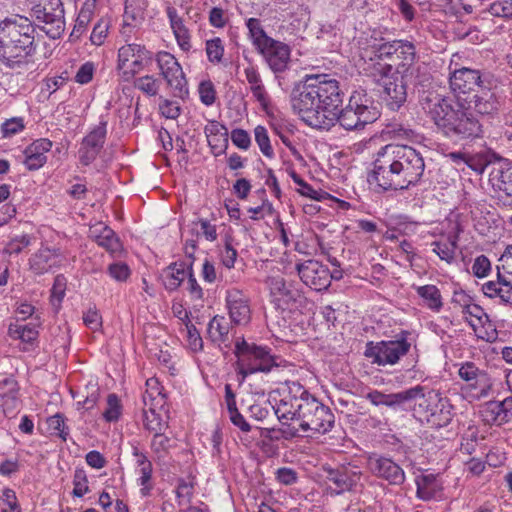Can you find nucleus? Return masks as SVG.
I'll use <instances>...</instances> for the list:
<instances>
[{"instance_id": "56", "label": "nucleus", "mask_w": 512, "mask_h": 512, "mask_svg": "<svg viewBox=\"0 0 512 512\" xmlns=\"http://www.w3.org/2000/svg\"><path fill=\"white\" fill-rule=\"evenodd\" d=\"M161 114L168 119H176L180 115L181 108L175 101L161 99L159 104Z\"/></svg>"}, {"instance_id": "9", "label": "nucleus", "mask_w": 512, "mask_h": 512, "mask_svg": "<svg viewBox=\"0 0 512 512\" xmlns=\"http://www.w3.org/2000/svg\"><path fill=\"white\" fill-rule=\"evenodd\" d=\"M281 391V399L273 407L277 418L283 425H290L292 421L299 423L309 392L295 381L287 382Z\"/></svg>"}, {"instance_id": "53", "label": "nucleus", "mask_w": 512, "mask_h": 512, "mask_svg": "<svg viewBox=\"0 0 512 512\" xmlns=\"http://www.w3.org/2000/svg\"><path fill=\"white\" fill-rule=\"evenodd\" d=\"M147 0H126L125 2V16L132 19L141 17L142 13L147 7Z\"/></svg>"}, {"instance_id": "16", "label": "nucleus", "mask_w": 512, "mask_h": 512, "mask_svg": "<svg viewBox=\"0 0 512 512\" xmlns=\"http://www.w3.org/2000/svg\"><path fill=\"white\" fill-rule=\"evenodd\" d=\"M150 58V52L144 46L136 43L127 44L118 50L117 69L122 72V78L128 81L143 70Z\"/></svg>"}, {"instance_id": "59", "label": "nucleus", "mask_w": 512, "mask_h": 512, "mask_svg": "<svg viewBox=\"0 0 512 512\" xmlns=\"http://www.w3.org/2000/svg\"><path fill=\"white\" fill-rule=\"evenodd\" d=\"M108 273L117 281H125L130 275V269L127 264L123 262H116L109 265Z\"/></svg>"}, {"instance_id": "22", "label": "nucleus", "mask_w": 512, "mask_h": 512, "mask_svg": "<svg viewBox=\"0 0 512 512\" xmlns=\"http://www.w3.org/2000/svg\"><path fill=\"white\" fill-rule=\"evenodd\" d=\"M226 306L231 322L235 325H246L251 319L249 298L238 289H230L226 293Z\"/></svg>"}, {"instance_id": "26", "label": "nucleus", "mask_w": 512, "mask_h": 512, "mask_svg": "<svg viewBox=\"0 0 512 512\" xmlns=\"http://www.w3.org/2000/svg\"><path fill=\"white\" fill-rule=\"evenodd\" d=\"M91 237L97 244L106 249L110 254L115 255L122 250V244L116 233L103 223H98L90 229Z\"/></svg>"}, {"instance_id": "52", "label": "nucleus", "mask_w": 512, "mask_h": 512, "mask_svg": "<svg viewBox=\"0 0 512 512\" xmlns=\"http://www.w3.org/2000/svg\"><path fill=\"white\" fill-rule=\"evenodd\" d=\"M107 409L103 413V417L106 421H116L120 416V403L119 399L115 394H109L107 397Z\"/></svg>"}, {"instance_id": "3", "label": "nucleus", "mask_w": 512, "mask_h": 512, "mask_svg": "<svg viewBox=\"0 0 512 512\" xmlns=\"http://www.w3.org/2000/svg\"><path fill=\"white\" fill-rule=\"evenodd\" d=\"M35 50V27L27 17L13 15L0 22V61L4 65L21 68Z\"/></svg>"}, {"instance_id": "38", "label": "nucleus", "mask_w": 512, "mask_h": 512, "mask_svg": "<svg viewBox=\"0 0 512 512\" xmlns=\"http://www.w3.org/2000/svg\"><path fill=\"white\" fill-rule=\"evenodd\" d=\"M157 408L159 407L151 403V406H145L144 409V426L154 434L163 432L168 427V422L163 420L161 415L156 412Z\"/></svg>"}, {"instance_id": "47", "label": "nucleus", "mask_w": 512, "mask_h": 512, "mask_svg": "<svg viewBox=\"0 0 512 512\" xmlns=\"http://www.w3.org/2000/svg\"><path fill=\"white\" fill-rule=\"evenodd\" d=\"M206 54L212 63H220L224 55V45L220 38L216 37L206 41Z\"/></svg>"}, {"instance_id": "30", "label": "nucleus", "mask_w": 512, "mask_h": 512, "mask_svg": "<svg viewBox=\"0 0 512 512\" xmlns=\"http://www.w3.org/2000/svg\"><path fill=\"white\" fill-rule=\"evenodd\" d=\"M166 11L178 45L183 51H189L191 48L189 30L174 7L169 6Z\"/></svg>"}, {"instance_id": "36", "label": "nucleus", "mask_w": 512, "mask_h": 512, "mask_svg": "<svg viewBox=\"0 0 512 512\" xmlns=\"http://www.w3.org/2000/svg\"><path fill=\"white\" fill-rule=\"evenodd\" d=\"M416 292L431 310L439 312L443 306L440 290L435 285L417 286Z\"/></svg>"}, {"instance_id": "11", "label": "nucleus", "mask_w": 512, "mask_h": 512, "mask_svg": "<svg viewBox=\"0 0 512 512\" xmlns=\"http://www.w3.org/2000/svg\"><path fill=\"white\" fill-rule=\"evenodd\" d=\"M392 149L387 145L374 161V168L368 175V182L375 184L383 191L387 190H403L399 175L397 173V164L392 157Z\"/></svg>"}, {"instance_id": "6", "label": "nucleus", "mask_w": 512, "mask_h": 512, "mask_svg": "<svg viewBox=\"0 0 512 512\" xmlns=\"http://www.w3.org/2000/svg\"><path fill=\"white\" fill-rule=\"evenodd\" d=\"M234 354L237 357V373L241 376L240 383L250 374L268 373L274 366H278L267 347L249 344L244 338L236 341Z\"/></svg>"}, {"instance_id": "42", "label": "nucleus", "mask_w": 512, "mask_h": 512, "mask_svg": "<svg viewBox=\"0 0 512 512\" xmlns=\"http://www.w3.org/2000/svg\"><path fill=\"white\" fill-rule=\"evenodd\" d=\"M9 335L13 338L20 339L25 343H32L38 337L36 325L33 324H11L9 326Z\"/></svg>"}, {"instance_id": "44", "label": "nucleus", "mask_w": 512, "mask_h": 512, "mask_svg": "<svg viewBox=\"0 0 512 512\" xmlns=\"http://www.w3.org/2000/svg\"><path fill=\"white\" fill-rule=\"evenodd\" d=\"M161 81L152 75L141 76L134 81V87L148 96H156Z\"/></svg>"}, {"instance_id": "39", "label": "nucleus", "mask_w": 512, "mask_h": 512, "mask_svg": "<svg viewBox=\"0 0 512 512\" xmlns=\"http://www.w3.org/2000/svg\"><path fill=\"white\" fill-rule=\"evenodd\" d=\"M230 325L223 316H215L208 324V334L213 342H225L228 339Z\"/></svg>"}, {"instance_id": "19", "label": "nucleus", "mask_w": 512, "mask_h": 512, "mask_svg": "<svg viewBox=\"0 0 512 512\" xmlns=\"http://www.w3.org/2000/svg\"><path fill=\"white\" fill-rule=\"evenodd\" d=\"M369 471L378 478H382L391 485H401L405 481L403 469L392 459L376 453L367 456Z\"/></svg>"}, {"instance_id": "40", "label": "nucleus", "mask_w": 512, "mask_h": 512, "mask_svg": "<svg viewBox=\"0 0 512 512\" xmlns=\"http://www.w3.org/2000/svg\"><path fill=\"white\" fill-rule=\"evenodd\" d=\"M147 391L143 395L144 406H151V403L162 409L166 403L165 395L161 392L157 379L150 378L146 382Z\"/></svg>"}, {"instance_id": "35", "label": "nucleus", "mask_w": 512, "mask_h": 512, "mask_svg": "<svg viewBox=\"0 0 512 512\" xmlns=\"http://www.w3.org/2000/svg\"><path fill=\"white\" fill-rule=\"evenodd\" d=\"M270 293L273 297H275L279 301H283L288 303L292 300H295V293L292 291L286 284L283 277L273 276L269 277L266 281Z\"/></svg>"}, {"instance_id": "61", "label": "nucleus", "mask_w": 512, "mask_h": 512, "mask_svg": "<svg viewBox=\"0 0 512 512\" xmlns=\"http://www.w3.org/2000/svg\"><path fill=\"white\" fill-rule=\"evenodd\" d=\"M24 129V123L22 118H11L6 120L2 126L1 130L4 137H9L17 134L18 132Z\"/></svg>"}, {"instance_id": "58", "label": "nucleus", "mask_w": 512, "mask_h": 512, "mask_svg": "<svg viewBox=\"0 0 512 512\" xmlns=\"http://www.w3.org/2000/svg\"><path fill=\"white\" fill-rule=\"evenodd\" d=\"M193 265L192 262L188 263L187 270H188V281H187V289L194 299H202L203 298V290L198 284L194 274H193Z\"/></svg>"}, {"instance_id": "51", "label": "nucleus", "mask_w": 512, "mask_h": 512, "mask_svg": "<svg viewBox=\"0 0 512 512\" xmlns=\"http://www.w3.org/2000/svg\"><path fill=\"white\" fill-rule=\"evenodd\" d=\"M87 482L88 481L85 471L83 469H77L73 478V496L82 497L85 493H87L89 491Z\"/></svg>"}, {"instance_id": "55", "label": "nucleus", "mask_w": 512, "mask_h": 512, "mask_svg": "<svg viewBox=\"0 0 512 512\" xmlns=\"http://www.w3.org/2000/svg\"><path fill=\"white\" fill-rule=\"evenodd\" d=\"M237 255V250L232 246L231 240L227 238L220 255L222 264L228 269L234 267Z\"/></svg>"}, {"instance_id": "34", "label": "nucleus", "mask_w": 512, "mask_h": 512, "mask_svg": "<svg viewBox=\"0 0 512 512\" xmlns=\"http://www.w3.org/2000/svg\"><path fill=\"white\" fill-rule=\"evenodd\" d=\"M409 395H404L403 391L391 394H384L378 390H373L366 395L373 405H385L393 409L403 408V400L407 399Z\"/></svg>"}, {"instance_id": "50", "label": "nucleus", "mask_w": 512, "mask_h": 512, "mask_svg": "<svg viewBox=\"0 0 512 512\" xmlns=\"http://www.w3.org/2000/svg\"><path fill=\"white\" fill-rule=\"evenodd\" d=\"M488 12L494 17H501L504 19H512V6L510 1H495L493 2Z\"/></svg>"}, {"instance_id": "12", "label": "nucleus", "mask_w": 512, "mask_h": 512, "mask_svg": "<svg viewBox=\"0 0 512 512\" xmlns=\"http://www.w3.org/2000/svg\"><path fill=\"white\" fill-rule=\"evenodd\" d=\"M32 16L44 24L42 30L49 38H60L64 32V9L61 0H37L32 7Z\"/></svg>"}, {"instance_id": "27", "label": "nucleus", "mask_w": 512, "mask_h": 512, "mask_svg": "<svg viewBox=\"0 0 512 512\" xmlns=\"http://www.w3.org/2000/svg\"><path fill=\"white\" fill-rule=\"evenodd\" d=\"M459 376L467 382H472L470 386L474 389H479L480 396H486L488 393L489 385L487 384L486 374L478 369L474 363L466 362L459 369Z\"/></svg>"}, {"instance_id": "13", "label": "nucleus", "mask_w": 512, "mask_h": 512, "mask_svg": "<svg viewBox=\"0 0 512 512\" xmlns=\"http://www.w3.org/2000/svg\"><path fill=\"white\" fill-rule=\"evenodd\" d=\"M302 410L299 421V427L302 431L324 434L334 426V414L329 407L319 402L314 396L309 395Z\"/></svg>"}, {"instance_id": "48", "label": "nucleus", "mask_w": 512, "mask_h": 512, "mask_svg": "<svg viewBox=\"0 0 512 512\" xmlns=\"http://www.w3.org/2000/svg\"><path fill=\"white\" fill-rule=\"evenodd\" d=\"M255 141L257 142L261 152L268 158L274 156L273 149L270 145L267 129L263 126H257L254 130Z\"/></svg>"}, {"instance_id": "25", "label": "nucleus", "mask_w": 512, "mask_h": 512, "mask_svg": "<svg viewBox=\"0 0 512 512\" xmlns=\"http://www.w3.org/2000/svg\"><path fill=\"white\" fill-rule=\"evenodd\" d=\"M512 406V397L503 401H489L481 410L483 420L488 424L501 425L509 420V412Z\"/></svg>"}, {"instance_id": "41", "label": "nucleus", "mask_w": 512, "mask_h": 512, "mask_svg": "<svg viewBox=\"0 0 512 512\" xmlns=\"http://www.w3.org/2000/svg\"><path fill=\"white\" fill-rule=\"evenodd\" d=\"M397 47H399L398 40L373 45L371 47L373 54L371 60L378 61L374 66L381 63V61L392 60L395 57L396 51H398Z\"/></svg>"}, {"instance_id": "14", "label": "nucleus", "mask_w": 512, "mask_h": 512, "mask_svg": "<svg viewBox=\"0 0 512 512\" xmlns=\"http://www.w3.org/2000/svg\"><path fill=\"white\" fill-rule=\"evenodd\" d=\"M499 261L497 280L486 282L482 290L490 298L499 297L503 302L512 304V244L507 246Z\"/></svg>"}, {"instance_id": "2", "label": "nucleus", "mask_w": 512, "mask_h": 512, "mask_svg": "<svg viewBox=\"0 0 512 512\" xmlns=\"http://www.w3.org/2000/svg\"><path fill=\"white\" fill-rule=\"evenodd\" d=\"M419 104L432 119L436 127L447 137L456 141L474 139L482 134L479 120L452 99L435 91H423Z\"/></svg>"}, {"instance_id": "31", "label": "nucleus", "mask_w": 512, "mask_h": 512, "mask_svg": "<svg viewBox=\"0 0 512 512\" xmlns=\"http://www.w3.org/2000/svg\"><path fill=\"white\" fill-rule=\"evenodd\" d=\"M489 182L494 190L503 192L512 200V167L493 168L489 175Z\"/></svg>"}, {"instance_id": "18", "label": "nucleus", "mask_w": 512, "mask_h": 512, "mask_svg": "<svg viewBox=\"0 0 512 512\" xmlns=\"http://www.w3.org/2000/svg\"><path fill=\"white\" fill-rule=\"evenodd\" d=\"M301 280L316 291L327 289L331 284L332 275L329 268L317 260H307L296 266Z\"/></svg>"}, {"instance_id": "29", "label": "nucleus", "mask_w": 512, "mask_h": 512, "mask_svg": "<svg viewBox=\"0 0 512 512\" xmlns=\"http://www.w3.org/2000/svg\"><path fill=\"white\" fill-rule=\"evenodd\" d=\"M416 495L423 501L436 498L442 491V485L433 474H422L416 477Z\"/></svg>"}, {"instance_id": "60", "label": "nucleus", "mask_w": 512, "mask_h": 512, "mask_svg": "<svg viewBox=\"0 0 512 512\" xmlns=\"http://www.w3.org/2000/svg\"><path fill=\"white\" fill-rule=\"evenodd\" d=\"M108 28H109V26H108L107 21H104V20L99 21L95 25V27L93 28V31L91 33V36H90L91 42L97 46L103 44V42L108 34Z\"/></svg>"}, {"instance_id": "10", "label": "nucleus", "mask_w": 512, "mask_h": 512, "mask_svg": "<svg viewBox=\"0 0 512 512\" xmlns=\"http://www.w3.org/2000/svg\"><path fill=\"white\" fill-rule=\"evenodd\" d=\"M398 44V51L394 57L398 60L395 72L404 75L407 80L414 81L415 84L426 87L430 84L431 75L427 71L426 65L418 62L414 43L408 40H398Z\"/></svg>"}, {"instance_id": "43", "label": "nucleus", "mask_w": 512, "mask_h": 512, "mask_svg": "<svg viewBox=\"0 0 512 512\" xmlns=\"http://www.w3.org/2000/svg\"><path fill=\"white\" fill-rule=\"evenodd\" d=\"M175 445V441L163 432L153 435L151 442V449L156 454L159 460L165 459L170 449Z\"/></svg>"}, {"instance_id": "64", "label": "nucleus", "mask_w": 512, "mask_h": 512, "mask_svg": "<svg viewBox=\"0 0 512 512\" xmlns=\"http://www.w3.org/2000/svg\"><path fill=\"white\" fill-rule=\"evenodd\" d=\"M490 269H491L490 261L484 255L478 256L475 259L474 264L472 266V272L478 278L485 277L488 274V272L490 271Z\"/></svg>"}, {"instance_id": "23", "label": "nucleus", "mask_w": 512, "mask_h": 512, "mask_svg": "<svg viewBox=\"0 0 512 512\" xmlns=\"http://www.w3.org/2000/svg\"><path fill=\"white\" fill-rule=\"evenodd\" d=\"M490 84L477 90L468 100V107L481 115L493 116L498 113L500 102Z\"/></svg>"}, {"instance_id": "7", "label": "nucleus", "mask_w": 512, "mask_h": 512, "mask_svg": "<svg viewBox=\"0 0 512 512\" xmlns=\"http://www.w3.org/2000/svg\"><path fill=\"white\" fill-rule=\"evenodd\" d=\"M424 387L417 385L403 391L404 395H409L403 400V408L407 405L412 406L413 416L422 423H427L432 427H443L450 422L448 414H444L442 410L437 413L438 406L435 403L437 395L432 391L424 392Z\"/></svg>"}, {"instance_id": "24", "label": "nucleus", "mask_w": 512, "mask_h": 512, "mask_svg": "<svg viewBox=\"0 0 512 512\" xmlns=\"http://www.w3.org/2000/svg\"><path fill=\"white\" fill-rule=\"evenodd\" d=\"M63 258L58 249L40 248L29 259V269L35 275H43L52 268L60 266Z\"/></svg>"}, {"instance_id": "8", "label": "nucleus", "mask_w": 512, "mask_h": 512, "mask_svg": "<svg viewBox=\"0 0 512 512\" xmlns=\"http://www.w3.org/2000/svg\"><path fill=\"white\" fill-rule=\"evenodd\" d=\"M397 164V173L402 189H408L419 182L425 170L422 155L411 146L389 145Z\"/></svg>"}, {"instance_id": "21", "label": "nucleus", "mask_w": 512, "mask_h": 512, "mask_svg": "<svg viewBox=\"0 0 512 512\" xmlns=\"http://www.w3.org/2000/svg\"><path fill=\"white\" fill-rule=\"evenodd\" d=\"M106 133V122H102L84 137L78 152L81 164L87 166L97 158L103 148Z\"/></svg>"}, {"instance_id": "37", "label": "nucleus", "mask_w": 512, "mask_h": 512, "mask_svg": "<svg viewBox=\"0 0 512 512\" xmlns=\"http://www.w3.org/2000/svg\"><path fill=\"white\" fill-rule=\"evenodd\" d=\"M245 24L248 29V36L257 50L273 39L265 32L260 19L248 18Z\"/></svg>"}, {"instance_id": "15", "label": "nucleus", "mask_w": 512, "mask_h": 512, "mask_svg": "<svg viewBox=\"0 0 512 512\" xmlns=\"http://www.w3.org/2000/svg\"><path fill=\"white\" fill-rule=\"evenodd\" d=\"M410 347L411 345L406 339L381 341L376 344L369 342L364 354L378 365H394L409 352Z\"/></svg>"}, {"instance_id": "45", "label": "nucleus", "mask_w": 512, "mask_h": 512, "mask_svg": "<svg viewBox=\"0 0 512 512\" xmlns=\"http://www.w3.org/2000/svg\"><path fill=\"white\" fill-rule=\"evenodd\" d=\"M433 252H435L441 260L451 263L454 260L456 237L446 242L435 241L432 243Z\"/></svg>"}, {"instance_id": "46", "label": "nucleus", "mask_w": 512, "mask_h": 512, "mask_svg": "<svg viewBox=\"0 0 512 512\" xmlns=\"http://www.w3.org/2000/svg\"><path fill=\"white\" fill-rule=\"evenodd\" d=\"M31 239V236L28 234H23L11 238L2 250V254L8 256H11L13 254H20L24 248L28 247L31 244Z\"/></svg>"}, {"instance_id": "32", "label": "nucleus", "mask_w": 512, "mask_h": 512, "mask_svg": "<svg viewBox=\"0 0 512 512\" xmlns=\"http://www.w3.org/2000/svg\"><path fill=\"white\" fill-rule=\"evenodd\" d=\"M187 266L184 262H174L164 270L162 278L166 289L174 291L181 285L188 275Z\"/></svg>"}, {"instance_id": "63", "label": "nucleus", "mask_w": 512, "mask_h": 512, "mask_svg": "<svg viewBox=\"0 0 512 512\" xmlns=\"http://www.w3.org/2000/svg\"><path fill=\"white\" fill-rule=\"evenodd\" d=\"M199 95L203 104L210 106L215 102V89L210 81L201 82Z\"/></svg>"}, {"instance_id": "54", "label": "nucleus", "mask_w": 512, "mask_h": 512, "mask_svg": "<svg viewBox=\"0 0 512 512\" xmlns=\"http://www.w3.org/2000/svg\"><path fill=\"white\" fill-rule=\"evenodd\" d=\"M1 499L3 501V507L1 509L2 512H21L13 490L8 488L4 489Z\"/></svg>"}, {"instance_id": "4", "label": "nucleus", "mask_w": 512, "mask_h": 512, "mask_svg": "<svg viewBox=\"0 0 512 512\" xmlns=\"http://www.w3.org/2000/svg\"><path fill=\"white\" fill-rule=\"evenodd\" d=\"M334 115L331 120L332 126L336 122L346 130H358L367 124L373 123L379 117V111L373 106L372 100L364 90L354 91L345 108L335 107L328 112V118Z\"/></svg>"}, {"instance_id": "28", "label": "nucleus", "mask_w": 512, "mask_h": 512, "mask_svg": "<svg viewBox=\"0 0 512 512\" xmlns=\"http://www.w3.org/2000/svg\"><path fill=\"white\" fill-rule=\"evenodd\" d=\"M360 474L356 466L349 464L348 466H342L331 471L329 473V480L336 484L341 491H345L352 489L356 485L360 479Z\"/></svg>"}, {"instance_id": "17", "label": "nucleus", "mask_w": 512, "mask_h": 512, "mask_svg": "<svg viewBox=\"0 0 512 512\" xmlns=\"http://www.w3.org/2000/svg\"><path fill=\"white\" fill-rule=\"evenodd\" d=\"M489 73H482L480 70L468 67L455 69L450 73L449 84L451 90L460 97V95L476 92L477 89L490 84Z\"/></svg>"}, {"instance_id": "5", "label": "nucleus", "mask_w": 512, "mask_h": 512, "mask_svg": "<svg viewBox=\"0 0 512 512\" xmlns=\"http://www.w3.org/2000/svg\"><path fill=\"white\" fill-rule=\"evenodd\" d=\"M393 66L390 63H378L373 67V76L377 84L382 88L381 96L387 107L398 110L407 100V88L409 86L422 87L414 81L407 80L404 75L392 73Z\"/></svg>"}, {"instance_id": "1", "label": "nucleus", "mask_w": 512, "mask_h": 512, "mask_svg": "<svg viewBox=\"0 0 512 512\" xmlns=\"http://www.w3.org/2000/svg\"><path fill=\"white\" fill-rule=\"evenodd\" d=\"M343 92L339 82L326 74L308 75L295 86L291 94L294 111L309 126L328 130L332 127L328 112L341 107Z\"/></svg>"}, {"instance_id": "33", "label": "nucleus", "mask_w": 512, "mask_h": 512, "mask_svg": "<svg viewBox=\"0 0 512 512\" xmlns=\"http://www.w3.org/2000/svg\"><path fill=\"white\" fill-rule=\"evenodd\" d=\"M161 75L166 80L167 85L174 90L175 96L182 97L188 92L186 88L187 81L179 63L165 70Z\"/></svg>"}, {"instance_id": "62", "label": "nucleus", "mask_w": 512, "mask_h": 512, "mask_svg": "<svg viewBox=\"0 0 512 512\" xmlns=\"http://www.w3.org/2000/svg\"><path fill=\"white\" fill-rule=\"evenodd\" d=\"M231 140L235 146L243 150H247L251 144L248 132L239 128L232 130Z\"/></svg>"}, {"instance_id": "57", "label": "nucleus", "mask_w": 512, "mask_h": 512, "mask_svg": "<svg viewBox=\"0 0 512 512\" xmlns=\"http://www.w3.org/2000/svg\"><path fill=\"white\" fill-rule=\"evenodd\" d=\"M140 477L138 479L139 484L142 486L141 493L147 496L151 490L150 480L152 475V464L144 463V467L139 468Z\"/></svg>"}, {"instance_id": "49", "label": "nucleus", "mask_w": 512, "mask_h": 512, "mask_svg": "<svg viewBox=\"0 0 512 512\" xmlns=\"http://www.w3.org/2000/svg\"><path fill=\"white\" fill-rule=\"evenodd\" d=\"M194 492V482L180 479L176 489V496L179 505L189 504Z\"/></svg>"}, {"instance_id": "20", "label": "nucleus", "mask_w": 512, "mask_h": 512, "mask_svg": "<svg viewBox=\"0 0 512 512\" xmlns=\"http://www.w3.org/2000/svg\"><path fill=\"white\" fill-rule=\"evenodd\" d=\"M257 51L274 73H282L288 69L291 48L286 43L272 39Z\"/></svg>"}]
</instances>
